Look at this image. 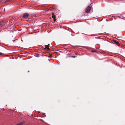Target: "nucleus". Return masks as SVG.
I'll use <instances>...</instances> for the list:
<instances>
[{"label":"nucleus","mask_w":125,"mask_h":125,"mask_svg":"<svg viewBox=\"0 0 125 125\" xmlns=\"http://www.w3.org/2000/svg\"><path fill=\"white\" fill-rule=\"evenodd\" d=\"M25 122L24 121H23L19 123L18 124H16L15 125H22L25 123Z\"/></svg>","instance_id":"nucleus-5"},{"label":"nucleus","mask_w":125,"mask_h":125,"mask_svg":"<svg viewBox=\"0 0 125 125\" xmlns=\"http://www.w3.org/2000/svg\"><path fill=\"white\" fill-rule=\"evenodd\" d=\"M2 54H3L2 53L0 52V55H2Z\"/></svg>","instance_id":"nucleus-8"},{"label":"nucleus","mask_w":125,"mask_h":125,"mask_svg":"<svg viewBox=\"0 0 125 125\" xmlns=\"http://www.w3.org/2000/svg\"><path fill=\"white\" fill-rule=\"evenodd\" d=\"M49 44H48V45H45V46L46 47V48L49 49Z\"/></svg>","instance_id":"nucleus-7"},{"label":"nucleus","mask_w":125,"mask_h":125,"mask_svg":"<svg viewBox=\"0 0 125 125\" xmlns=\"http://www.w3.org/2000/svg\"><path fill=\"white\" fill-rule=\"evenodd\" d=\"M52 17L54 21H55L56 20V19L55 17V16L54 15L53 13H52Z\"/></svg>","instance_id":"nucleus-3"},{"label":"nucleus","mask_w":125,"mask_h":125,"mask_svg":"<svg viewBox=\"0 0 125 125\" xmlns=\"http://www.w3.org/2000/svg\"><path fill=\"white\" fill-rule=\"evenodd\" d=\"M91 9V8L89 6H88L85 9L86 12L88 13L90 12V10Z\"/></svg>","instance_id":"nucleus-1"},{"label":"nucleus","mask_w":125,"mask_h":125,"mask_svg":"<svg viewBox=\"0 0 125 125\" xmlns=\"http://www.w3.org/2000/svg\"><path fill=\"white\" fill-rule=\"evenodd\" d=\"M113 42L115 43L118 46H119L120 44L118 42H116L115 40H113Z\"/></svg>","instance_id":"nucleus-4"},{"label":"nucleus","mask_w":125,"mask_h":125,"mask_svg":"<svg viewBox=\"0 0 125 125\" xmlns=\"http://www.w3.org/2000/svg\"><path fill=\"white\" fill-rule=\"evenodd\" d=\"M74 57V56H72V57Z\"/></svg>","instance_id":"nucleus-10"},{"label":"nucleus","mask_w":125,"mask_h":125,"mask_svg":"<svg viewBox=\"0 0 125 125\" xmlns=\"http://www.w3.org/2000/svg\"><path fill=\"white\" fill-rule=\"evenodd\" d=\"M28 16L29 14L28 13H25L23 15L22 17H23L26 18H28Z\"/></svg>","instance_id":"nucleus-2"},{"label":"nucleus","mask_w":125,"mask_h":125,"mask_svg":"<svg viewBox=\"0 0 125 125\" xmlns=\"http://www.w3.org/2000/svg\"><path fill=\"white\" fill-rule=\"evenodd\" d=\"M9 0H6V2H9Z\"/></svg>","instance_id":"nucleus-9"},{"label":"nucleus","mask_w":125,"mask_h":125,"mask_svg":"<svg viewBox=\"0 0 125 125\" xmlns=\"http://www.w3.org/2000/svg\"><path fill=\"white\" fill-rule=\"evenodd\" d=\"M5 25V24L4 23H0V27H3Z\"/></svg>","instance_id":"nucleus-6"}]
</instances>
